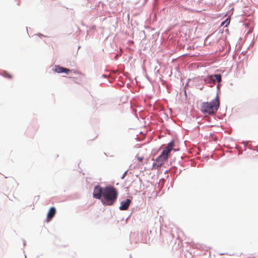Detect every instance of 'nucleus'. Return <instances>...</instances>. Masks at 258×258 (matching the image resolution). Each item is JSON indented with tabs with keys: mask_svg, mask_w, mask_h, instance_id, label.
Here are the masks:
<instances>
[{
	"mask_svg": "<svg viewBox=\"0 0 258 258\" xmlns=\"http://www.w3.org/2000/svg\"><path fill=\"white\" fill-rule=\"evenodd\" d=\"M118 196L117 190L112 186H106L104 187V192L101 199V202L104 205L111 206L116 201Z\"/></svg>",
	"mask_w": 258,
	"mask_h": 258,
	"instance_id": "nucleus-1",
	"label": "nucleus"
},
{
	"mask_svg": "<svg viewBox=\"0 0 258 258\" xmlns=\"http://www.w3.org/2000/svg\"><path fill=\"white\" fill-rule=\"evenodd\" d=\"M220 105L219 97L213 99L211 102H203L201 106V110L204 114H214L218 110Z\"/></svg>",
	"mask_w": 258,
	"mask_h": 258,
	"instance_id": "nucleus-2",
	"label": "nucleus"
},
{
	"mask_svg": "<svg viewBox=\"0 0 258 258\" xmlns=\"http://www.w3.org/2000/svg\"><path fill=\"white\" fill-rule=\"evenodd\" d=\"M174 146L173 141L169 143L167 147L163 150L161 154L156 158V163L154 164V167L158 168L161 167L165 161H167L171 151L173 149Z\"/></svg>",
	"mask_w": 258,
	"mask_h": 258,
	"instance_id": "nucleus-3",
	"label": "nucleus"
},
{
	"mask_svg": "<svg viewBox=\"0 0 258 258\" xmlns=\"http://www.w3.org/2000/svg\"><path fill=\"white\" fill-rule=\"evenodd\" d=\"M104 192V188L100 186H96L93 190V196L94 198L101 200Z\"/></svg>",
	"mask_w": 258,
	"mask_h": 258,
	"instance_id": "nucleus-4",
	"label": "nucleus"
},
{
	"mask_svg": "<svg viewBox=\"0 0 258 258\" xmlns=\"http://www.w3.org/2000/svg\"><path fill=\"white\" fill-rule=\"evenodd\" d=\"M131 201L130 199H126L124 201H122L119 209L120 210H126L130 206Z\"/></svg>",
	"mask_w": 258,
	"mask_h": 258,
	"instance_id": "nucleus-5",
	"label": "nucleus"
},
{
	"mask_svg": "<svg viewBox=\"0 0 258 258\" xmlns=\"http://www.w3.org/2000/svg\"><path fill=\"white\" fill-rule=\"evenodd\" d=\"M54 71L57 73H65L66 74L69 73L71 70L67 68H62L59 66H55Z\"/></svg>",
	"mask_w": 258,
	"mask_h": 258,
	"instance_id": "nucleus-6",
	"label": "nucleus"
},
{
	"mask_svg": "<svg viewBox=\"0 0 258 258\" xmlns=\"http://www.w3.org/2000/svg\"><path fill=\"white\" fill-rule=\"evenodd\" d=\"M56 212V209L54 207H52L50 208L47 215L48 221H49L55 216Z\"/></svg>",
	"mask_w": 258,
	"mask_h": 258,
	"instance_id": "nucleus-7",
	"label": "nucleus"
},
{
	"mask_svg": "<svg viewBox=\"0 0 258 258\" xmlns=\"http://www.w3.org/2000/svg\"><path fill=\"white\" fill-rule=\"evenodd\" d=\"M211 78H215L216 81L220 82L221 81V75L220 74L211 75Z\"/></svg>",
	"mask_w": 258,
	"mask_h": 258,
	"instance_id": "nucleus-8",
	"label": "nucleus"
},
{
	"mask_svg": "<svg viewBox=\"0 0 258 258\" xmlns=\"http://www.w3.org/2000/svg\"><path fill=\"white\" fill-rule=\"evenodd\" d=\"M230 22V18H227L224 22H223L221 24V26H224L225 27L227 26Z\"/></svg>",
	"mask_w": 258,
	"mask_h": 258,
	"instance_id": "nucleus-9",
	"label": "nucleus"
},
{
	"mask_svg": "<svg viewBox=\"0 0 258 258\" xmlns=\"http://www.w3.org/2000/svg\"><path fill=\"white\" fill-rule=\"evenodd\" d=\"M207 79L209 83H215L216 82L215 78H211V76H208Z\"/></svg>",
	"mask_w": 258,
	"mask_h": 258,
	"instance_id": "nucleus-10",
	"label": "nucleus"
},
{
	"mask_svg": "<svg viewBox=\"0 0 258 258\" xmlns=\"http://www.w3.org/2000/svg\"><path fill=\"white\" fill-rule=\"evenodd\" d=\"M143 159V157L137 156V159L139 162H142Z\"/></svg>",
	"mask_w": 258,
	"mask_h": 258,
	"instance_id": "nucleus-11",
	"label": "nucleus"
},
{
	"mask_svg": "<svg viewBox=\"0 0 258 258\" xmlns=\"http://www.w3.org/2000/svg\"><path fill=\"white\" fill-rule=\"evenodd\" d=\"M5 76L9 78H11L12 77L11 75H9L7 73H6Z\"/></svg>",
	"mask_w": 258,
	"mask_h": 258,
	"instance_id": "nucleus-12",
	"label": "nucleus"
}]
</instances>
